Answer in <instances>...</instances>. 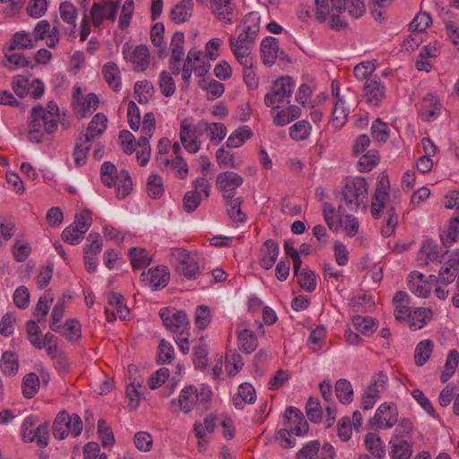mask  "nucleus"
Returning a JSON list of instances; mask_svg holds the SVG:
<instances>
[{"instance_id":"f257e3e1","label":"nucleus","mask_w":459,"mask_h":459,"mask_svg":"<svg viewBox=\"0 0 459 459\" xmlns=\"http://www.w3.org/2000/svg\"><path fill=\"white\" fill-rule=\"evenodd\" d=\"M102 183L108 186H115L117 196L123 199L127 196L133 189L132 178L127 170L122 169L119 173L116 166L110 161H105L100 168Z\"/></svg>"},{"instance_id":"f03ea898","label":"nucleus","mask_w":459,"mask_h":459,"mask_svg":"<svg viewBox=\"0 0 459 459\" xmlns=\"http://www.w3.org/2000/svg\"><path fill=\"white\" fill-rule=\"evenodd\" d=\"M368 185L364 178L348 179L342 189V201L351 212H356L360 205L366 206Z\"/></svg>"},{"instance_id":"7ed1b4c3","label":"nucleus","mask_w":459,"mask_h":459,"mask_svg":"<svg viewBox=\"0 0 459 459\" xmlns=\"http://www.w3.org/2000/svg\"><path fill=\"white\" fill-rule=\"evenodd\" d=\"M210 129V124L206 121H199L195 126H192L188 119L182 120L180 124V141L185 149L189 153H195L200 150V142L198 138L207 133Z\"/></svg>"},{"instance_id":"20e7f679","label":"nucleus","mask_w":459,"mask_h":459,"mask_svg":"<svg viewBox=\"0 0 459 459\" xmlns=\"http://www.w3.org/2000/svg\"><path fill=\"white\" fill-rule=\"evenodd\" d=\"M82 430V421L78 414L69 415L68 412L63 411L56 416L53 423V436L56 438L63 440L69 434L78 437Z\"/></svg>"},{"instance_id":"39448f33","label":"nucleus","mask_w":459,"mask_h":459,"mask_svg":"<svg viewBox=\"0 0 459 459\" xmlns=\"http://www.w3.org/2000/svg\"><path fill=\"white\" fill-rule=\"evenodd\" d=\"M295 83L290 76H282L275 80L270 91L264 96V104L273 109L279 108L277 104L282 103L292 95Z\"/></svg>"},{"instance_id":"423d86ee","label":"nucleus","mask_w":459,"mask_h":459,"mask_svg":"<svg viewBox=\"0 0 459 459\" xmlns=\"http://www.w3.org/2000/svg\"><path fill=\"white\" fill-rule=\"evenodd\" d=\"M211 399L212 392L210 390L203 388L198 392L195 386L189 385L181 391L178 401H171V405L177 404L179 411L187 413L193 410L195 404L206 405Z\"/></svg>"},{"instance_id":"0eeeda50","label":"nucleus","mask_w":459,"mask_h":459,"mask_svg":"<svg viewBox=\"0 0 459 459\" xmlns=\"http://www.w3.org/2000/svg\"><path fill=\"white\" fill-rule=\"evenodd\" d=\"M159 314L164 325L170 332L180 333V332H186L189 328L187 315L183 310L163 307Z\"/></svg>"},{"instance_id":"6e6552de","label":"nucleus","mask_w":459,"mask_h":459,"mask_svg":"<svg viewBox=\"0 0 459 459\" xmlns=\"http://www.w3.org/2000/svg\"><path fill=\"white\" fill-rule=\"evenodd\" d=\"M398 422V411L394 403H382L377 410L370 424L378 429H391Z\"/></svg>"},{"instance_id":"1a4fd4ad","label":"nucleus","mask_w":459,"mask_h":459,"mask_svg":"<svg viewBox=\"0 0 459 459\" xmlns=\"http://www.w3.org/2000/svg\"><path fill=\"white\" fill-rule=\"evenodd\" d=\"M387 377L383 372H379L372 381L362 395V408L365 411L374 407L376 402L380 397L381 390L385 389Z\"/></svg>"},{"instance_id":"9d476101","label":"nucleus","mask_w":459,"mask_h":459,"mask_svg":"<svg viewBox=\"0 0 459 459\" xmlns=\"http://www.w3.org/2000/svg\"><path fill=\"white\" fill-rule=\"evenodd\" d=\"M243 181V178L233 171L221 172L216 178V184L223 193V199L234 197L236 188L240 186Z\"/></svg>"},{"instance_id":"9b49d317","label":"nucleus","mask_w":459,"mask_h":459,"mask_svg":"<svg viewBox=\"0 0 459 459\" xmlns=\"http://www.w3.org/2000/svg\"><path fill=\"white\" fill-rule=\"evenodd\" d=\"M284 424L288 426L291 433L296 436L307 434L309 429L308 423L305 420L302 411L292 406L285 410Z\"/></svg>"},{"instance_id":"f8f14e48","label":"nucleus","mask_w":459,"mask_h":459,"mask_svg":"<svg viewBox=\"0 0 459 459\" xmlns=\"http://www.w3.org/2000/svg\"><path fill=\"white\" fill-rule=\"evenodd\" d=\"M123 56L126 60L134 65V69L137 72L146 70L150 64V53L145 45H138L133 51L126 45L123 48Z\"/></svg>"},{"instance_id":"ddd939ff","label":"nucleus","mask_w":459,"mask_h":459,"mask_svg":"<svg viewBox=\"0 0 459 459\" xmlns=\"http://www.w3.org/2000/svg\"><path fill=\"white\" fill-rule=\"evenodd\" d=\"M184 43L185 36L181 31H176L170 40L169 49L171 51V57L169 61V67L172 74L178 75L180 74V61L184 56Z\"/></svg>"},{"instance_id":"4468645a","label":"nucleus","mask_w":459,"mask_h":459,"mask_svg":"<svg viewBox=\"0 0 459 459\" xmlns=\"http://www.w3.org/2000/svg\"><path fill=\"white\" fill-rule=\"evenodd\" d=\"M117 4L112 1L104 4L94 3L91 10V18L95 27L100 26L104 19L115 22L117 13Z\"/></svg>"},{"instance_id":"2eb2a0df","label":"nucleus","mask_w":459,"mask_h":459,"mask_svg":"<svg viewBox=\"0 0 459 459\" xmlns=\"http://www.w3.org/2000/svg\"><path fill=\"white\" fill-rule=\"evenodd\" d=\"M211 10L223 23L230 24L237 19L235 5L231 0H211Z\"/></svg>"},{"instance_id":"dca6fc26","label":"nucleus","mask_w":459,"mask_h":459,"mask_svg":"<svg viewBox=\"0 0 459 459\" xmlns=\"http://www.w3.org/2000/svg\"><path fill=\"white\" fill-rule=\"evenodd\" d=\"M42 106H35L30 113V120L29 123L28 138L30 142L39 143L42 142L44 132L43 122L40 117H43Z\"/></svg>"},{"instance_id":"f3484780","label":"nucleus","mask_w":459,"mask_h":459,"mask_svg":"<svg viewBox=\"0 0 459 459\" xmlns=\"http://www.w3.org/2000/svg\"><path fill=\"white\" fill-rule=\"evenodd\" d=\"M459 273V249L454 250L447 262L439 270L441 283L447 285L452 283Z\"/></svg>"},{"instance_id":"a211bd4d","label":"nucleus","mask_w":459,"mask_h":459,"mask_svg":"<svg viewBox=\"0 0 459 459\" xmlns=\"http://www.w3.org/2000/svg\"><path fill=\"white\" fill-rule=\"evenodd\" d=\"M141 277L143 281L148 282L150 287L156 290L167 286L169 281V273L167 271L166 267H156L150 269L147 273H143Z\"/></svg>"},{"instance_id":"6ab92c4d","label":"nucleus","mask_w":459,"mask_h":459,"mask_svg":"<svg viewBox=\"0 0 459 459\" xmlns=\"http://www.w3.org/2000/svg\"><path fill=\"white\" fill-rule=\"evenodd\" d=\"M364 98L367 102L377 106L385 97V87L377 80H367L364 86Z\"/></svg>"},{"instance_id":"aec40b11","label":"nucleus","mask_w":459,"mask_h":459,"mask_svg":"<svg viewBox=\"0 0 459 459\" xmlns=\"http://www.w3.org/2000/svg\"><path fill=\"white\" fill-rule=\"evenodd\" d=\"M345 212L343 204H340L338 210L330 204L325 203L323 204V215L328 228L333 231L339 230L342 227V215Z\"/></svg>"},{"instance_id":"412c9836","label":"nucleus","mask_w":459,"mask_h":459,"mask_svg":"<svg viewBox=\"0 0 459 459\" xmlns=\"http://www.w3.org/2000/svg\"><path fill=\"white\" fill-rule=\"evenodd\" d=\"M280 253L279 245L273 239H267L261 248V255L259 264L265 269H271L276 262Z\"/></svg>"},{"instance_id":"4be33fe9","label":"nucleus","mask_w":459,"mask_h":459,"mask_svg":"<svg viewBox=\"0 0 459 459\" xmlns=\"http://www.w3.org/2000/svg\"><path fill=\"white\" fill-rule=\"evenodd\" d=\"M81 89L76 88L74 99L75 100L74 108L81 117H84L88 110H95L99 106V98L94 93H89L86 97L80 98Z\"/></svg>"},{"instance_id":"5701e85b","label":"nucleus","mask_w":459,"mask_h":459,"mask_svg":"<svg viewBox=\"0 0 459 459\" xmlns=\"http://www.w3.org/2000/svg\"><path fill=\"white\" fill-rule=\"evenodd\" d=\"M263 63L266 65H273L278 57V40L273 37L263 39L260 48Z\"/></svg>"},{"instance_id":"b1692460","label":"nucleus","mask_w":459,"mask_h":459,"mask_svg":"<svg viewBox=\"0 0 459 459\" xmlns=\"http://www.w3.org/2000/svg\"><path fill=\"white\" fill-rule=\"evenodd\" d=\"M43 117H40V121L43 122L44 130L48 134L54 133L57 128V121L59 119V108L57 105L49 101L47 108L42 107Z\"/></svg>"},{"instance_id":"393cba45","label":"nucleus","mask_w":459,"mask_h":459,"mask_svg":"<svg viewBox=\"0 0 459 459\" xmlns=\"http://www.w3.org/2000/svg\"><path fill=\"white\" fill-rule=\"evenodd\" d=\"M193 10V0H182L171 9L169 16L175 23H183L190 19Z\"/></svg>"},{"instance_id":"a878e982","label":"nucleus","mask_w":459,"mask_h":459,"mask_svg":"<svg viewBox=\"0 0 459 459\" xmlns=\"http://www.w3.org/2000/svg\"><path fill=\"white\" fill-rule=\"evenodd\" d=\"M165 27L162 22H156L152 26L150 38L152 45L158 48V56L163 59L168 56L169 51L163 44Z\"/></svg>"},{"instance_id":"bb28decb","label":"nucleus","mask_w":459,"mask_h":459,"mask_svg":"<svg viewBox=\"0 0 459 459\" xmlns=\"http://www.w3.org/2000/svg\"><path fill=\"white\" fill-rule=\"evenodd\" d=\"M108 118L102 113L96 114L88 125L86 134L82 136L91 142L101 135L107 128Z\"/></svg>"},{"instance_id":"cd10ccee","label":"nucleus","mask_w":459,"mask_h":459,"mask_svg":"<svg viewBox=\"0 0 459 459\" xmlns=\"http://www.w3.org/2000/svg\"><path fill=\"white\" fill-rule=\"evenodd\" d=\"M102 74L108 85L115 91L121 88L120 70L114 62H108L102 67Z\"/></svg>"},{"instance_id":"c85d7f7f","label":"nucleus","mask_w":459,"mask_h":459,"mask_svg":"<svg viewBox=\"0 0 459 459\" xmlns=\"http://www.w3.org/2000/svg\"><path fill=\"white\" fill-rule=\"evenodd\" d=\"M255 399L256 393L252 385L243 383L239 385L238 395L233 398V403L237 409L242 410L246 403H253Z\"/></svg>"},{"instance_id":"c756f323","label":"nucleus","mask_w":459,"mask_h":459,"mask_svg":"<svg viewBox=\"0 0 459 459\" xmlns=\"http://www.w3.org/2000/svg\"><path fill=\"white\" fill-rule=\"evenodd\" d=\"M392 459H411L412 455V445L406 440L391 439Z\"/></svg>"},{"instance_id":"7c9ffc66","label":"nucleus","mask_w":459,"mask_h":459,"mask_svg":"<svg viewBox=\"0 0 459 459\" xmlns=\"http://www.w3.org/2000/svg\"><path fill=\"white\" fill-rule=\"evenodd\" d=\"M257 338L254 332L243 329L238 333V348L247 354H250L257 348Z\"/></svg>"},{"instance_id":"2f4dec72","label":"nucleus","mask_w":459,"mask_h":459,"mask_svg":"<svg viewBox=\"0 0 459 459\" xmlns=\"http://www.w3.org/2000/svg\"><path fill=\"white\" fill-rule=\"evenodd\" d=\"M432 317V311L429 308H416L413 313L411 312L409 317L410 328L412 331L421 329Z\"/></svg>"},{"instance_id":"473e14b6","label":"nucleus","mask_w":459,"mask_h":459,"mask_svg":"<svg viewBox=\"0 0 459 459\" xmlns=\"http://www.w3.org/2000/svg\"><path fill=\"white\" fill-rule=\"evenodd\" d=\"M301 109L299 107L290 105L287 108L281 109L277 112L273 117V123L278 126H283L294 119L299 117Z\"/></svg>"},{"instance_id":"72a5a7b5","label":"nucleus","mask_w":459,"mask_h":459,"mask_svg":"<svg viewBox=\"0 0 459 459\" xmlns=\"http://www.w3.org/2000/svg\"><path fill=\"white\" fill-rule=\"evenodd\" d=\"M252 134V130L248 126H240L228 137L226 145L228 148H238L251 138Z\"/></svg>"},{"instance_id":"f704fd0d","label":"nucleus","mask_w":459,"mask_h":459,"mask_svg":"<svg viewBox=\"0 0 459 459\" xmlns=\"http://www.w3.org/2000/svg\"><path fill=\"white\" fill-rule=\"evenodd\" d=\"M91 142L82 136L79 137L76 141L74 158L77 167H81L86 163L87 155L91 150Z\"/></svg>"},{"instance_id":"c9c22d12","label":"nucleus","mask_w":459,"mask_h":459,"mask_svg":"<svg viewBox=\"0 0 459 459\" xmlns=\"http://www.w3.org/2000/svg\"><path fill=\"white\" fill-rule=\"evenodd\" d=\"M36 47L33 38L28 32L21 30L15 32L12 38L9 51H13L17 48L30 49Z\"/></svg>"},{"instance_id":"e433bc0d","label":"nucleus","mask_w":459,"mask_h":459,"mask_svg":"<svg viewBox=\"0 0 459 459\" xmlns=\"http://www.w3.org/2000/svg\"><path fill=\"white\" fill-rule=\"evenodd\" d=\"M366 448L372 455L382 459L385 455V449L381 438L375 433H368L364 440Z\"/></svg>"},{"instance_id":"4c0bfd02","label":"nucleus","mask_w":459,"mask_h":459,"mask_svg":"<svg viewBox=\"0 0 459 459\" xmlns=\"http://www.w3.org/2000/svg\"><path fill=\"white\" fill-rule=\"evenodd\" d=\"M439 106L437 98L432 93H428L423 99L420 109V115L425 116L423 119L429 121L430 117H435L440 109Z\"/></svg>"},{"instance_id":"58836bf2","label":"nucleus","mask_w":459,"mask_h":459,"mask_svg":"<svg viewBox=\"0 0 459 459\" xmlns=\"http://www.w3.org/2000/svg\"><path fill=\"white\" fill-rule=\"evenodd\" d=\"M433 351V342L430 340H424L420 342L415 349L414 360L415 364L419 367L423 366L429 359Z\"/></svg>"},{"instance_id":"ea45409f","label":"nucleus","mask_w":459,"mask_h":459,"mask_svg":"<svg viewBox=\"0 0 459 459\" xmlns=\"http://www.w3.org/2000/svg\"><path fill=\"white\" fill-rule=\"evenodd\" d=\"M224 200L227 204V213L230 220L236 222H244L247 216L241 210L242 199L240 197H231Z\"/></svg>"},{"instance_id":"a19ab883","label":"nucleus","mask_w":459,"mask_h":459,"mask_svg":"<svg viewBox=\"0 0 459 459\" xmlns=\"http://www.w3.org/2000/svg\"><path fill=\"white\" fill-rule=\"evenodd\" d=\"M335 394L342 404H349L353 400V389L347 379L342 378L335 383Z\"/></svg>"},{"instance_id":"79ce46f5","label":"nucleus","mask_w":459,"mask_h":459,"mask_svg":"<svg viewBox=\"0 0 459 459\" xmlns=\"http://www.w3.org/2000/svg\"><path fill=\"white\" fill-rule=\"evenodd\" d=\"M39 377L35 373H29L22 379V394L25 398L30 399L35 396L39 389Z\"/></svg>"},{"instance_id":"37998d69","label":"nucleus","mask_w":459,"mask_h":459,"mask_svg":"<svg viewBox=\"0 0 459 459\" xmlns=\"http://www.w3.org/2000/svg\"><path fill=\"white\" fill-rule=\"evenodd\" d=\"M131 264L134 269L138 270L148 266L152 259L144 248L132 247L129 251Z\"/></svg>"},{"instance_id":"c03bdc74","label":"nucleus","mask_w":459,"mask_h":459,"mask_svg":"<svg viewBox=\"0 0 459 459\" xmlns=\"http://www.w3.org/2000/svg\"><path fill=\"white\" fill-rule=\"evenodd\" d=\"M1 369L4 375L13 376L19 369V359L17 355L12 351H5L1 358Z\"/></svg>"},{"instance_id":"a18cd8bd","label":"nucleus","mask_w":459,"mask_h":459,"mask_svg":"<svg viewBox=\"0 0 459 459\" xmlns=\"http://www.w3.org/2000/svg\"><path fill=\"white\" fill-rule=\"evenodd\" d=\"M231 47V49L239 62L240 65H243V67H252L253 66V61L252 58L249 56L252 49V45H237V44H230Z\"/></svg>"},{"instance_id":"49530a36","label":"nucleus","mask_w":459,"mask_h":459,"mask_svg":"<svg viewBox=\"0 0 459 459\" xmlns=\"http://www.w3.org/2000/svg\"><path fill=\"white\" fill-rule=\"evenodd\" d=\"M164 193L163 180L157 174H151L147 179V194L152 199H159Z\"/></svg>"},{"instance_id":"de8ad7c7","label":"nucleus","mask_w":459,"mask_h":459,"mask_svg":"<svg viewBox=\"0 0 459 459\" xmlns=\"http://www.w3.org/2000/svg\"><path fill=\"white\" fill-rule=\"evenodd\" d=\"M350 109L345 107V103L342 98H339L334 104L333 111V123L335 127L341 128L347 120Z\"/></svg>"},{"instance_id":"09e8293b","label":"nucleus","mask_w":459,"mask_h":459,"mask_svg":"<svg viewBox=\"0 0 459 459\" xmlns=\"http://www.w3.org/2000/svg\"><path fill=\"white\" fill-rule=\"evenodd\" d=\"M154 92V88L148 81L137 82L134 85V94L141 104L148 103Z\"/></svg>"},{"instance_id":"8fccbe9b","label":"nucleus","mask_w":459,"mask_h":459,"mask_svg":"<svg viewBox=\"0 0 459 459\" xmlns=\"http://www.w3.org/2000/svg\"><path fill=\"white\" fill-rule=\"evenodd\" d=\"M298 278V283L301 289L307 292H312L316 290V275L312 270L303 269L299 275H295Z\"/></svg>"},{"instance_id":"3c124183","label":"nucleus","mask_w":459,"mask_h":459,"mask_svg":"<svg viewBox=\"0 0 459 459\" xmlns=\"http://www.w3.org/2000/svg\"><path fill=\"white\" fill-rule=\"evenodd\" d=\"M306 413L310 421L320 422L323 417V409L317 398L309 397L306 403Z\"/></svg>"},{"instance_id":"603ef678","label":"nucleus","mask_w":459,"mask_h":459,"mask_svg":"<svg viewBox=\"0 0 459 459\" xmlns=\"http://www.w3.org/2000/svg\"><path fill=\"white\" fill-rule=\"evenodd\" d=\"M353 325L364 335H370L377 329V324L375 320L368 316H354Z\"/></svg>"},{"instance_id":"864d4df0","label":"nucleus","mask_w":459,"mask_h":459,"mask_svg":"<svg viewBox=\"0 0 459 459\" xmlns=\"http://www.w3.org/2000/svg\"><path fill=\"white\" fill-rule=\"evenodd\" d=\"M311 125L306 120H300L290 127V135L293 140L302 141L310 134Z\"/></svg>"},{"instance_id":"5fc2aeb1","label":"nucleus","mask_w":459,"mask_h":459,"mask_svg":"<svg viewBox=\"0 0 459 459\" xmlns=\"http://www.w3.org/2000/svg\"><path fill=\"white\" fill-rule=\"evenodd\" d=\"M137 387H143L142 381L138 380L137 378H134V381H132L130 385L126 386V393L127 398L129 399L128 407L132 411L138 407L140 402V392Z\"/></svg>"},{"instance_id":"6e6d98bb","label":"nucleus","mask_w":459,"mask_h":459,"mask_svg":"<svg viewBox=\"0 0 459 459\" xmlns=\"http://www.w3.org/2000/svg\"><path fill=\"white\" fill-rule=\"evenodd\" d=\"M48 302H53V297L50 294V290H48L38 300L34 312V316L37 317V322H41L48 315L49 310Z\"/></svg>"},{"instance_id":"4d7b16f0","label":"nucleus","mask_w":459,"mask_h":459,"mask_svg":"<svg viewBox=\"0 0 459 459\" xmlns=\"http://www.w3.org/2000/svg\"><path fill=\"white\" fill-rule=\"evenodd\" d=\"M201 201L202 196L198 190H191L186 192L183 197L184 210L188 213H192L200 205Z\"/></svg>"},{"instance_id":"13d9d810","label":"nucleus","mask_w":459,"mask_h":459,"mask_svg":"<svg viewBox=\"0 0 459 459\" xmlns=\"http://www.w3.org/2000/svg\"><path fill=\"white\" fill-rule=\"evenodd\" d=\"M194 364L199 369H204L208 362V348L207 344L200 342L194 347Z\"/></svg>"},{"instance_id":"bf43d9fd","label":"nucleus","mask_w":459,"mask_h":459,"mask_svg":"<svg viewBox=\"0 0 459 459\" xmlns=\"http://www.w3.org/2000/svg\"><path fill=\"white\" fill-rule=\"evenodd\" d=\"M161 93L165 97H170L176 91V83L171 74L167 71H162L159 80Z\"/></svg>"},{"instance_id":"052dcab7","label":"nucleus","mask_w":459,"mask_h":459,"mask_svg":"<svg viewBox=\"0 0 459 459\" xmlns=\"http://www.w3.org/2000/svg\"><path fill=\"white\" fill-rule=\"evenodd\" d=\"M432 22L431 16L428 13H419L409 24L411 31H424Z\"/></svg>"},{"instance_id":"680f3d73","label":"nucleus","mask_w":459,"mask_h":459,"mask_svg":"<svg viewBox=\"0 0 459 459\" xmlns=\"http://www.w3.org/2000/svg\"><path fill=\"white\" fill-rule=\"evenodd\" d=\"M389 197L388 193L375 192L371 203V213L375 219H379L385 208V202Z\"/></svg>"},{"instance_id":"e2e57ef3","label":"nucleus","mask_w":459,"mask_h":459,"mask_svg":"<svg viewBox=\"0 0 459 459\" xmlns=\"http://www.w3.org/2000/svg\"><path fill=\"white\" fill-rule=\"evenodd\" d=\"M98 433L103 446H111L115 443V437L112 429L107 426L104 420L98 421Z\"/></svg>"},{"instance_id":"0e129e2a","label":"nucleus","mask_w":459,"mask_h":459,"mask_svg":"<svg viewBox=\"0 0 459 459\" xmlns=\"http://www.w3.org/2000/svg\"><path fill=\"white\" fill-rule=\"evenodd\" d=\"M420 252L425 255L429 261H437L441 256L437 244L431 238L423 242Z\"/></svg>"},{"instance_id":"69168bd1","label":"nucleus","mask_w":459,"mask_h":459,"mask_svg":"<svg viewBox=\"0 0 459 459\" xmlns=\"http://www.w3.org/2000/svg\"><path fill=\"white\" fill-rule=\"evenodd\" d=\"M372 136L379 142H386L389 137L388 126L380 118L376 119L371 126Z\"/></svg>"},{"instance_id":"338daca9","label":"nucleus","mask_w":459,"mask_h":459,"mask_svg":"<svg viewBox=\"0 0 459 459\" xmlns=\"http://www.w3.org/2000/svg\"><path fill=\"white\" fill-rule=\"evenodd\" d=\"M84 238V235L81 233L80 230L76 228L73 223L66 227L62 232V239L71 245L79 244Z\"/></svg>"},{"instance_id":"774afa93","label":"nucleus","mask_w":459,"mask_h":459,"mask_svg":"<svg viewBox=\"0 0 459 459\" xmlns=\"http://www.w3.org/2000/svg\"><path fill=\"white\" fill-rule=\"evenodd\" d=\"M378 161V155L376 151H369L363 154L359 160V170L361 172H368L377 165Z\"/></svg>"}]
</instances>
